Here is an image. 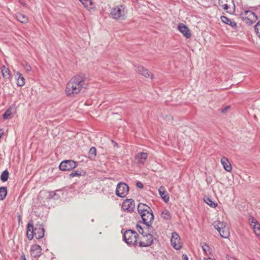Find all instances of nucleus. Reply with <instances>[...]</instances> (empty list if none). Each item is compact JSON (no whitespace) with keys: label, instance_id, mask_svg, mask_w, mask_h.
Returning <instances> with one entry per match:
<instances>
[{"label":"nucleus","instance_id":"27","mask_svg":"<svg viewBox=\"0 0 260 260\" xmlns=\"http://www.w3.org/2000/svg\"><path fill=\"white\" fill-rule=\"evenodd\" d=\"M201 246L206 255L211 254V249L208 245L205 243H203L201 244Z\"/></svg>","mask_w":260,"mask_h":260},{"label":"nucleus","instance_id":"40","mask_svg":"<svg viewBox=\"0 0 260 260\" xmlns=\"http://www.w3.org/2000/svg\"><path fill=\"white\" fill-rule=\"evenodd\" d=\"M230 108V106H225V107H224L223 108H222L221 110V112L222 113H225L226 112V111Z\"/></svg>","mask_w":260,"mask_h":260},{"label":"nucleus","instance_id":"26","mask_svg":"<svg viewBox=\"0 0 260 260\" xmlns=\"http://www.w3.org/2000/svg\"><path fill=\"white\" fill-rule=\"evenodd\" d=\"M205 202L212 208H215L217 206V204L213 201L212 199L208 197L204 198Z\"/></svg>","mask_w":260,"mask_h":260},{"label":"nucleus","instance_id":"7","mask_svg":"<svg viewBox=\"0 0 260 260\" xmlns=\"http://www.w3.org/2000/svg\"><path fill=\"white\" fill-rule=\"evenodd\" d=\"M153 241L152 235L150 232H146L144 235L142 236L141 241L139 242V246L140 247H148L151 245Z\"/></svg>","mask_w":260,"mask_h":260},{"label":"nucleus","instance_id":"44","mask_svg":"<svg viewBox=\"0 0 260 260\" xmlns=\"http://www.w3.org/2000/svg\"><path fill=\"white\" fill-rule=\"evenodd\" d=\"M21 260H26L25 256L24 254H22V255L21 256Z\"/></svg>","mask_w":260,"mask_h":260},{"label":"nucleus","instance_id":"47","mask_svg":"<svg viewBox=\"0 0 260 260\" xmlns=\"http://www.w3.org/2000/svg\"><path fill=\"white\" fill-rule=\"evenodd\" d=\"M20 219H21V218H20V215H19V216H18V220H19V221H20Z\"/></svg>","mask_w":260,"mask_h":260},{"label":"nucleus","instance_id":"4","mask_svg":"<svg viewBox=\"0 0 260 260\" xmlns=\"http://www.w3.org/2000/svg\"><path fill=\"white\" fill-rule=\"evenodd\" d=\"M214 228L218 232L222 238H228L230 236V231L226 223L223 221H215L213 223Z\"/></svg>","mask_w":260,"mask_h":260},{"label":"nucleus","instance_id":"29","mask_svg":"<svg viewBox=\"0 0 260 260\" xmlns=\"http://www.w3.org/2000/svg\"><path fill=\"white\" fill-rule=\"evenodd\" d=\"M161 217L165 219L169 220L171 219V215L169 211L166 209L161 212Z\"/></svg>","mask_w":260,"mask_h":260},{"label":"nucleus","instance_id":"13","mask_svg":"<svg viewBox=\"0 0 260 260\" xmlns=\"http://www.w3.org/2000/svg\"><path fill=\"white\" fill-rule=\"evenodd\" d=\"M148 157V154L145 152H139L135 156V160L139 165H143Z\"/></svg>","mask_w":260,"mask_h":260},{"label":"nucleus","instance_id":"31","mask_svg":"<svg viewBox=\"0 0 260 260\" xmlns=\"http://www.w3.org/2000/svg\"><path fill=\"white\" fill-rule=\"evenodd\" d=\"M9 173L7 170L3 172L1 176V179L3 182H5L8 180L9 178Z\"/></svg>","mask_w":260,"mask_h":260},{"label":"nucleus","instance_id":"9","mask_svg":"<svg viewBox=\"0 0 260 260\" xmlns=\"http://www.w3.org/2000/svg\"><path fill=\"white\" fill-rule=\"evenodd\" d=\"M128 190V186L126 183L120 182L117 185L115 193L118 197L124 198L127 194Z\"/></svg>","mask_w":260,"mask_h":260},{"label":"nucleus","instance_id":"15","mask_svg":"<svg viewBox=\"0 0 260 260\" xmlns=\"http://www.w3.org/2000/svg\"><path fill=\"white\" fill-rule=\"evenodd\" d=\"M221 163L222 165L223 168L227 171V172H231L232 170V167L231 165V163L230 162L228 159L223 156L221 158Z\"/></svg>","mask_w":260,"mask_h":260},{"label":"nucleus","instance_id":"10","mask_svg":"<svg viewBox=\"0 0 260 260\" xmlns=\"http://www.w3.org/2000/svg\"><path fill=\"white\" fill-rule=\"evenodd\" d=\"M243 20L248 25H251L257 20L256 14L249 10L245 11L243 14Z\"/></svg>","mask_w":260,"mask_h":260},{"label":"nucleus","instance_id":"39","mask_svg":"<svg viewBox=\"0 0 260 260\" xmlns=\"http://www.w3.org/2000/svg\"><path fill=\"white\" fill-rule=\"evenodd\" d=\"M22 66L24 69L26 71H30L31 70V67L27 62H24L22 63Z\"/></svg>","mask_w":260,"mask_h":260},{"label":"nucleus","instance_id":"46","mask_svg":"<svg viewBox=\"0 0 260 260\" xmlns=\"http://www.w3.org/2000/svg\"><path fill=\"white\" fill-rule=\"evenodd\" d=\"M204 260H215V259H212V258H211L210 257L204 258Z\"/></svg>","mask_w":260,"mask_h":260},{"label":"nucleus","instance_id":"23","mask_svg":"<svg viewBox=\"0 0 260 260\" xmlns=\"http://www.w3.org/2000/svg\"><path fill=\"white\" fill-rule=\"evenodd\" d=\"M136 228L139 233L141 234L142 236L146 234L145 230H147L148 232H151L153 231V229L148 230V229L146 228V227L142 228L141 225L139 224H137Z\"/></svg>","mask_w":260,"mask_h":260},{"label":"nucleus","instance_id":"48","mask_svg":"<svg viewBox=\"0 0 260 260\" xmlns=\"http://www.w3.org/2000/svg\"><path fill=\"white\" fill-rule=\"evenodd\" d=\"M53 194L55 196L56 193L55 192H53Z\"/></svg>","mask_w":260,"mask_h":260},{"label":"nucleus","instance_id":"35","mask_svg":"<svg viewBox=\"0 0 260 260\" xmlns=\"http://www.w3.org/2000/svg\"><path fill=\"white\" fill-rule=\"evenodd\" d=\"M11 114H12V112H11V110H10L9 109H8L6 111V112L3 114V118L5 119H7L10 118V116H11Z\"/></svg>","mask_w":260,"mask_h":260},{"label":"nucleus","instance_id":"21","mask_svg":"<svg viewBox=\"0 0 260 260\" xmlns=\"http://www.w3.org/2000/svg\"><path fill=\"white\" fill-rule=\"evenodd\" d=\"M2 73L4 78L9 79L11 77V73L9 69L5 66H3L1 68Z\"/></svg>","mask_w":260,"mask_h":260},{"label":"nucleus","instance_id":"36","mask_svg":"<svg viewBox=\"0 0 260 260\" xmlns=\"http://www.w3.org/2000/svg\"><path fill=\"white\" fill-rule=\"evenodd\" d=\"M248 220L250 222V226H252L253 224H254L258 222L257 220L251 215H249Z\"/></svg>","mask_w":260,"mask_h":260},{"label":"nucleus","instance_id":"43","mask_svg":"<svg viewBox=\"0 0 260 260\" xmlns=\"http://www.w3.org/2000/svg\"><path fill=\"white\" fill-rule=\"evenodd\" d=\"M19 3L22 5H23V6L24 7H26V4L22 1H21V0L19 1Z\"/></svg>","mask_w":260,"mask_h":260},{"label":"nucleus","instance_id":"34","mask_svg":"<svg viewBox=\"0 0 260 260\" xmlns=\"http://www.w3.org/2000/svg\"><path fill=\"white\" fill-rule=\"evenodd\" d=\"M254 30L256 35L260 37V21L258 22L255 25Z\"/></svg>","mask_w":260,"mask_h":260},{"label":"nucleus","instance_id":"1","mask_svg":"<svg viewBox=\"0 0 260 260\" xmlns=\"http://www.w3.org/2000/svg\"><path fill=\"white\" fill-rule=\"evenodd\" d=\"M88 85L86 77L83 74H79L74 76L67 83L66 88V94L68 96H74L78 94L82 89H85Z\"/></svg>","mask_w":260,"mask_h":260},{"label":"nucleus","instance_id":"42","mask_svg":"<svg viewBox=\"0 0 260 260\" xmlns=\"http://www.w3.org/2000/svg\"><path fill=\"white\" fill-rule=\"evenodd\" d=\"M182 258L184 260H188V257L186 254H183Z\"/></svg>","mask_w":260,"mask_h":260},{"label":"nucleus","instance_id":"5","mask_svg":"<svg viewBox=\"0 0 260 260\" xmlns=\"http://www.w3.org/2000/svg\"><path fill=\"white\" fill-rule=\"evenodd\" d=\"M138 237V234L131 230L126 231L123 235L125 242L131 245H135L137 244Z\"/></svg>","mask_w":260,"mask_h":260},{"label":"nucleus","instance_id":"17","mask_svg":"<svg viewBox=\"0 0 260 260\" xmlns=\"http://www.w3.org/2000/svg\"><path fill=\"white\" fill-rule=\"evenodd\" d=\"M221 20L222 22L230 25L233 28H236L237 27L236 23L235 21H232L231 19L228 18L226 16H222L221 17Z\"/></svg>","mask_w":260,"mask_h":260},{"label":"nucleus","instance_id":"30","mask_svg":"<svg viewBox=\"0 0 260 260\" xmlns=\"http://www.w3.org/2000/svg\"><path fill=\"white\" fill-rule=\"evenodd\" d=\"M172 246L176 249H179L181 247V244L180 240L171 241Z\"/></svg>","mask_w":260,"mask_h":260},{"label":"nucleus","instance_id":"25","mask_svg":"<svg viewBox=\"0 0 260 260\" xmlns=\"http://www.w3.org/2000/svg\"><path fill=\"white\" fill-rule=\"evenodd\" d=\"M7 194V188L6 187H0V200H4Z\"/></svg>","mask_w":260,"mask_h":260},{"label":"nucleus","instance_id":"16","mask_svg":"<svg viewBox=\"0 0 260 260\" xmlns=\"http://www.w3.org/2000/svg\"><path fill=\"white\" fill-rule=\"evenodd\" d=\"M232 3H233V0H218L219 7L227 11L229 6Z\"/></svg>","mask_w":260,"mask_h":260},{"label":"nucleus","instance_id":"24","mask_svg":"<svg viewBox=\"0 0 260 260\" xmlns=\"http://www.w3.org/2000/svg\"><path fill=\"white\" fill-rule=\"evenodd\" d=\"M89 158L90 159H94L96 155V149L94 147H91L89 149Z\"/></svg>","mask_w":260,"mask_h":260},{"label":"nucleus","instance_id":"20","mask_svg":"<svg viewBox=\"0 0 260 260\" xmlns=\"http://www.w3.org/2000/svg\"><path fill=\"white\" fill-rule=\"evenodd\" d=\"M16 76L18 77L17 79V85L19 86H23L25 83V80L22 75L20 73L17 72L16 73Z\"/></svg>","mask_w":260,"mask_h":260},{"label":"nucleus","instance_id":"3","mask_svg":"<svg viewBox=\"0 0 260 260\" xmlns=\"http://www.w3.org/2000/svg\"><path fill=\"white\" fill-rule=\"evenodd\" d=\"M45 229L42 225L34 227L32 222L29 221L27 227V237L28 240H31L34 237L37 239L42 238L44 236Z\"/></svg>","mask_w":260,"mask_h":260},{"label":"nucleus","instance_id":"12","mask_svg":"<svg viewBox=\"0 0 260 260\" xmlns=\"http://www.w3.org/2000/svg\"><path fill=\"white\" fill-rule=\"evenodd\" d=\"M178 29L179 31L185 37L186 39H189L191 36V32L188 27L183 23H179L178 25Z\"/></svg>","mask_w":260,"mask_h":260},{"label":"nucleus","instance_id":"18","mask_svg":"<svg viewBox=\"0 0 260 260\" xmlns=\"http://www.w3.org/2000/svg\"><path fill=\"white\" fill-rule=\"evenodd\" d=\"M158 192L160 196L163 199L165 202H168L169 201V197L167 194L166 193L165 187L162 186H160L158 189Z\"/></svg>","mask_w":260,"mask_h":260},{"label":"nucleus","instance_id":"38","mask_svg":"<svg viewBox=\"0 0 260 260\" xmlns=\"http://www.w3.org/2000/svg\"><path fill=\"white\" fill-rule=\"evenodd\" d=\"M180 240L179 235L176 232H173L171 241Z\"/></svg>","mask_w":260,"mask_h":260},{"label":"nucleus","instance_id":"32","mask_svg":"<svg viewBox=\"0 0 260 260\" xmlns=\"http://www.w3.org/2000/svg\"><path fill=\"white\" fill-rule=\"evenodd\" d=\"M79 1L81 2L83 6L87 8L89 6H92L93 4L91 0H79Z\"/></svg>","mask_w":260,"mask_h":260},{"label":"nucleus","instance_id":"22","mask_svg":"<svg viewBox=\"0 0 260 260\" xmlns=\"http://www.w3.org/2000/svg\"><path fill=\"white\" fill-rule=\"evenodd\" d=\"M253 230L254 233L255 234V235L259 237L260 238V224L258 222H257L256 223L253 224L252 226H251Z\"/></svg>","mask_w":260,"mask_h":260},{"label":"nucleus","instance_id":"8","mask_svg":"<svg viewBox=\"0 0 260 260\" xmlns=\"http://www.w3.org/2000/svg\"><path fill=\"white\" fill-rule=\"evenodd\" d=\"M110 15L115 19L124 18L125 17L124 8L122 5L113 8L111 9Z\"/></svg>","mask_w":260,"mask_h":260},{"label":"nucleus","instance_id":"37","mask_svg":"<svg viewBox=\"0 0 260 260\" xmlns=\"http://www.w3.org/2000/svg\"><path fill=\"white\" fill-rule=\"evenodd\" d=\"M144 68L142 66H139L138 67H136L135 70L136 72H137L138 74H140L141 75H142V73L144 71Z\"/></svg>","mask_w":260,"mask_h":260},{"label":"nucleus","instance_id":"6","mask_svg":"<svg viewBox=\"0 0 260 260\" xmlns=\"http://www.w3.org/2000/svg\"><path fill=\"white\" fill-rule=\"evenodd\" d=\"M77 165V162L73 160H64L61 162L59 168L61 171H69L76 168Z\"/></svg>","mask_w":260,"mask_h":260},{"label":"nucleus","instance_id":"11","mask_svg":"<svg viewBox=\"0 0 260 260\" xmlns=\"http://www.w3.org/2000/svg\"><path fill=\"white\" fill-rule=\"evenodd\" d=\"M135 207V202L132 199H126L122 203V208L123 210L132 212Z\"/></svg>","mask_w":260,"mask_h":260},{"label":"nucleus","instance_id":"28","mask_svg":"<svg viewBox=\"0 0 260 260\" xmlns=\"http://www.w3.org/2000/svg\"><path fill=\"white\" fill-rule=\"evenodd\" d=\"M85 174V172L82 170H76L72 172L70 174V176L71 177H74L76 176H81L82 175H84Z\"/></svg>","mask_w":260,"mask_h":260},{"label":"nucleus","instance_id":"14","mask_svg":"<svg viewBox=\"0 0 260 260\" xmlns=\"http://www.w3.org/2000/svg\"><path fill=\"white\" fill-rule=\"evenodd\" d=\"M30 254L32 257L35 258L40 257L42 254L41 247L37 244L32 245L30 250Z\"/></svg>","mask_w":260,"mask_h":260},{"label":"nucleus","instance_id":"19","mask_svg":"<svg viewBox=\"0 0 260 260\" xmlns=\"http://www.w3.org/2000/svg\"><path fill=\"white\" fill-rule=\"evenodd\" d=\"M16 18L22 23H26L28 21V18L24 14L18 13L16 14Z\"/></svg>","mask_w":260,"mask_h":260},{"label":"nucleus","instance_id":"41","mask_svg":"<svg viewBox=\"0 0 260 260\" xmlns=\"http://www.w3.org/2000/svg\"><path fill=\"white\" fill-rule=\"evenodd\" d=\"M136 186L137 187L140 188H143L144 187L143 184L140 181H138L136 183Z\"/></svg>","mask_w":260,"mask_h":260},{"label":"nucleus","instance_id":"2","mask_svg":"<svg viewBox=\"0 0 260 260\" xmlns=\"http://www.w3.org/2000/svg\"><path fill=\"white\" fill-rule=\"evenodd\" d=\"M138 212L146 228L148 230L152 229L151 225L154 219V215L151 208L146 204L140 203L138 206Z\"/></svg>","mask_w":260,"mask_h":260},{"label":"nucleus","instance_id":"33","mask_svg":"<svg viewBox=\"0 0 260 260\" xmlns=\"http://www.w3.org/2000/svg\"><path fill=\"white\" fill-rule=\"evenodd\" d=\"M142 75L144 76L146 78H152V76H153L152 74L146 69H144Z\"/></svg>","mask_w":260,"mask_h":260},{"label":"nucleus","instance_id":"45","mask_svg":"<svg viewBox=\"0 0 260 260\" xmlns=\"http://www.w3.org/2000/svg\"><path fill=\"white\" fill-rule=\"evenodd\" d=\"M4 133H3V131L2 129H0V138L2 137V136H3Z\"/></svg>","mask_w":260,"mask_h":260}]
</instances>
